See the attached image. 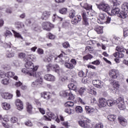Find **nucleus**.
<instances>
[{"mask_svg":"<svg viewBox=\"0 0 128 128\" xmlns=\"http://www.w3.org/2000/svg\"><path fill=\"white\" fill-rule=\"evenodd\" d=\"M68 88H70L69 90L61 91L60 92V96H69L68 98V100H74V98H76V96L72 93L74 90H76L78 88L76 87V85L74 84H70L68 85Z\"/></svg>","mask_w":128,"mask_h":128,"instance_id":"1","label":"nucleus"},{"mask_svg":"<svg viewBox=\"0 0 128 128\" xmlns=\"http://www.w3.org/2000/svg\"><path fill=\"white\" fill-rule=\"evenodd\" d=\"M25 68H26L22 69V72L23 74H27V76L28 74H32L30 72H33V70H38V66L34 67V64L30 60H28L26 62L25 64Z\"/></svg>","mask_w":128,"mask_h":128,"instance_id":"2","label":"nucleus"},{"mask_svg":"<svg viewBox=\"0 0 128 128\" xmlns=\"http://www.w3.org/2000/svg\"><path fill=\"white\" fill-rule=\"evenodd\" d=\"M110 17H106V14L104 13H100L98 14V18L97 20V22L100 24H110Z\"/></svg>","mask_w":128,"mask_h":128,"instance_id":"3","label":"nucleus"},{"mask_svg":"<svg viewBox=\"0 0 128 128\" xmlns=\"http://www.w3.org/2000/svg\"><path fill=\"white\" fill-rule=\"evenodd\" d=\"M80 6L84 8L86 10H83L82 13V19L88 18V14L90 12V10H92V5H88L87 3H85L84 6H82V3L80 4Z\"/></svg>","mask_w":128,"mask_h":128,"instance_id":"4","label":"nucleus"},{"mask_svg":"<svg viewBox=\"0 0 128 128\" xmlns=\"http://www.w3.org/2000/svg\"><path fill=\"white\" fill-rule=\"evenodd\" d=\"M48 116H43V120H56L57 122H60V118L57 116L54 115V113L50 112L48 113Z\"/></svg>","mask_w":128,"mask_h":128,"instance_id":"5","label":"nucleus"},{"mask_svg":"<svg viewBox=\"0 0 128 128\" xmlns=\"http://www.w3.org/2000/svg\"><path fill=\"white\" fill-rule=\"evenodd\" d=\"M96 6L100 10H102L104 12H108L109 10H110V8L108 4L104 2L100 3V4H96Z\"/></svg>","mask_w":128,"mask_h":128,"instance_id":"6","label":"nucleus"},{"mask_svg":"<svg viewBox=\"0 0 128 128\" xmlns=\"http://www.w3.org/2000/svg\"><path fill=\"white\" fill-rule=\"evenodd\" d=\"M42 26L43 30H44L50 32L52 28H54V26L50 22H45L42 23Z\"/></svg>","mask_w":128,"mask_h":128,"instance_id":"7","label":"nucleus"},{"mask_svg":"<svg viewBox=\"0 0 128 128\" xmlns=\"http://www.w3.org/2000/svg\"><path fill=\"white\" fill-rule=\"evenodd\" d=\"M90 120L86 118L84 120L78 121V124L80 126L84 128H90Z\"/></svg>","mask_w":128,"mask_h":128,"instance_id":"8","label":"nucleus"},{"mask_svg":"<svg viewBox=\"0 0 128 128\" xmlns=\"http://www.w3.org/2000/svg\"><path fill=\"white\" fill-rule=\"evenodd\" d=\"M66 56V53H64V52H62V53H61L60 55L58 56V57H56L54 58V60H56L58 58H61L60 62H62L65 63L68 62L70 60V58L68 57L67 56Z\"/></svg>","mask_w":128,"mask_h":128,"instance_id":"9","label":"nucleus"},{"mask_svg":"<svg viewBox=\"0 0 128 128\" xmlns=\"http://www.w3.org/2000/svg\"><path fill=\"white\" fill-rule=\"evenodd\" d=\"M98 106L100 108H104L106 106H108V100L104 98H100L98 100Z\"/></svg>","mask_w":128,"mask_h":128,"instance_id":"10","label":"nucleus"},{"mask_svg":"<svg viewBox=\"0 0 128 128\" xmlns=\"http://www.w3.org/2000/svg\"><path fill=\"white\" fill-rule=\"evenodd\" d=\"M50 68L52 70H54L55 72H57L58 74L60 72V66H58V65L54 64L52 66V64H49L48 66H47L48 70H50Z\"/></svg>","mask_w":128,"mask_h":128,"instance_id":"11","label":"nucleus"},{"mask_svg":"<svg viewBox=\"0 0 128 128\" xmlns=\"http://www.w3.org/2000/svg\"><path fill=\"white\" fill-rule=\"evenodd\" d=\"M37 70H33L31 72V74H28L29 76H33V78H38L39 80H40L41 78H42V73L40 72H36Z\"/></svg>","mask_w":128,"mask_h":128,"instance_id":"12","label":"nucleus"},{"mask_svg":"<svg viewBox=\"0 0 128 128\" xmlns=\"http://www.w3.org/2000/svg\"><path fill=\"white\" fill-rule=\"evenodd\" d=\"M94 86L98 88H102L104 86V82L102 80H93L92 82Z\"/></svg>","mask_w":128,"mask_h":128,"instance_id":"13","label":"nucleus"},{"mask_svg":"<svg viewBox=\"0 0 128 128\" xmlns=\"http://www.w3.org/2000/svg\"><path fill=\"white\" fill-rule=\"evenodd\" d=\"M44 82V80H42V78H37L36 80L32 82V86L33 88H36V86H40V84H42Z\"/></svg>","mask_w":128,"mask_h":128,"instance_id":"14","label":"nucleus"},{"mask_svg":"<svg viewBox=\"0 0 128 128\" xmlns=\"http://www.w3.org/2000/svg\"><path fill=\"white\" fill-rule=\"evenodd\" d=\"M15 104L16 106H17V109L18 110H24V104L22 103V102L20 100H16L15 102Z\"/></svg>","mask_w":128,"mask_h":128,"instance_id":"15","label":"nucleus"},{"mask_svg":"<svg viewBox=\"0 0 128 128\" xmlns=\"http://www.w3.org/2000/svg\"><path fill=\"white\" fill-rule=\"evenodd\" d=\"M109 75L112 78H116L118 76V71L116 70H110L109 72Z\"/></svg>","mask_w":128,"mask_h":128,"instance_id":"16","label":"nucleus"},{"mask_svg":"<svg viewBox=\"0 0 128 128\" xmlns=\"http://www.w3.org/2000/svg\"><path fill=\"white\" fill-rule=\"evenodd\" d=\"M41 98H44V100H50L52 96V94L50 92H42L40 94Z\"/></svg>","mask_w":128,"mask_h":128,"instance_id":"17","label":"nucleus"},{"mask_svg":"<svg viewBox=\"0 0 128 128\" xmlns=\"http://www.w3.org/2000/svg\"><path fill=\"white\" fill-rule=\"evenodd\" d=\"M50 12L48 11H44L43 12L42 14V16H41L40 18L42 20H46L50 18Z\"/></svg>","mask_w":128,"mask_h":128,"instance_id":"18","label":"nucleus"},{"mask_svg":"<svg viewBox=\"0 0 128 128\" xmlns=\"http://www.w3.org/2000/svg\"><path fill=\"white\" fill-rule=\"evenodd\" d=\"M44 78L48 82H54L56 80V77L50 74H46L44 76Z\"/></svg>","mask_w":128,"mask_h":128,"instance_id":"19","label":"nucleus"},{"mask_svg":"<svg viewBox=\"0 0 128 128\" xmlns=\"http://www.w3.org/2000/svg\"><path fill=\"white\" fill-rule=\"evenodd\" d=\"M14 72H8L6 73V78H12L14 80H18V76H14Z\"/></svg>","mask_w":128,"mask_h":128,"instance_id":"20","label":"nucleus"},{"mask_svg":"<svg viewBox=\"0 0 128 128\" xmlns=\"http://www.w3.org/2000/svg\"><path fill=\"white\" fill-rule=\"evenodd\" d=\"M110 16H116L117 14L118 16L120 14V8H114L112 10L110 13L108 12Z\"/></svg>","mask_w":128,"mask_h":128,"instance_id":"21","label":"nucleus"},{"mask_svg":"<svg viewBox=\"0 0 128 128\" xmlns=\"http://www.w3.org/2000/svg\"><path fill=\"white\" fill-rule=\"evenodd\" d=\"M118 120L120 122V124L122 126H126V124H128V122L126 121V118L122 117H118Z\"/></svg>","mask_w":128,"mask_h":128,"instance_id":"22","label":"nucleus"},{"mask_svg":"<svg viewBox=\"0 0 128 128\" xmlns=\"http://www.w3.org/2000/svg\"><path fill=\"white\" fill-rule=\"evenodd\" d=\"M118 104V100H107V106H114V104Z\"/></svg>","mask_w":128,"mask_h":128,"instance_id":"23","label":"nucleus"},{"mask_svg":"<svg viewBox=\"0 0 128 128\" xmlns=\"http://www.w3.org/2000/svg\"><path fill=\"white\" fill-rule=\"evenodd\" d=\"M26 110L28 114H32V106L30 103L27 102L26 104Z\"/></svg>","mask_w":128,"mask_h":128,"instance_id":"24","label":"nucleus"},{"mask_svg":"<svg viewBox=\"0 0 128 128\" xmlns=\"http://www.w3.org/2000/svg\"><path fill=\"white\" fill-rule=\"evenodd\" d=\"M2 98L6 100H10L11 98H12V94L10 93H4L2 94Z\"/></svg>","mask_w":128,"mask_h":128,"instance_id":"25","label":"nucleus"},{"mask_svg":"<svg viewBox=\"0 0 128 128\" xmlns=\"http://www.w3.org/2000/svg\"><path fill=\"white\" fill-rule=\"evenodd\" d=\"M94 30L98 34H102L104 33V30H102V28L100 26H96L94 28Z\"/></svg>","mask_w":128,"mask_h":128,"instance_id":"26","label":"nucleus"},{"mask_svg":"<svg viewBox=\"0 0 128 128\" xmlns=\"http://www.w3.org/2000/svg\"><path fill=\"white\" fill-rule=\"evenodd\" d=\"M85 110L87 114H92L94 112V108L90 106H86Z\"/></svg>","mask_w":128,"mask_h":128,"instance_id":"27","label":"nucleus"},{"mask_svg":"<svg viewBox=\"0 0 128 128\" xmlns=\"http://www.w3.org/2000/svg\"><path fill=\"white\" fill-rule=\"evenodd\" d=\"M121 8L123 12H128V2H125L122 5Z\"/></svg>","mask_w":128,"mask_h":128,"instance_id":"28","label":"nucleus"},{"mask_svg":"<svg viewBox=\"0 0 128 128\" xmlns=\"http://www.w3.org/2000/svg\"><path fill=\"white\" fill-rule=\"evenodd\" d=\"M118 16L121 18H128V12L122 11L118 14Z\"/></svg>","mask_w":128,"mask_h":128,"instance_id":"29","label":"nucleus"},{"mask_svg":"<svg viewBox=\"0 0 128 128\" xmlns=\"http://www.w3.org/2000/svg\"><path fill=\"white\" fill-rule=\"evenodd\" d=\"M2 107L4 110H10V104L6 102L2 103Z\"/></svg>","mask_w":128,"mask_h":128,"instance_id":"30","label":"nucleus"},{"mask_svg":"<svg viewBox=\"0 0 128 128\" xmlns=\"http://www.w3.org/2000/svg\"><path fill=\"white\" fill-rule=\"evenodd\" d=\"M86 88H81L78 91L79 92V94H80V96H86Z\"/></svg>","mask_w":128,"mask_h":128,"instance_id":"31","label":"nucleus"},{"mask_svg":"<svg viewBox=\"0 0 128 128\" xmlns=\"http://www.w3.org/2000/svg\"><path fill=\"white\" fill-rule=\"evenodd\" d=\"M6 56L7 58H14V52H12L10 50H7V53L6 54Z\"/></svg>","mask_w":128,"mask_h":128,"instance_id":"32","label":"nucleus"},{"mask_svg":"<svg viewBox=\"0 0 128 128\" xmlns=\"http://www.w3.org/2000/svg\"><path fill=\"white\" fill-rule=\"evenodd\" d=\"M85 52H90V54H92L94 52V48L90 46H87L85 48Z\"/></svg>","mask_w":128,"mask_h":128,"instance_id":"33","label":"nucleus"},{"mask_svg":"<svg viewBox=\"0 0 128 128\" xmlns=\"http://www.w3.org/2000/svg\"><path fill=\"white\" fill-rule=\"evenodd\" d=\"M64 66L66 68H68L69 70H72L74 68V66L72 64L69 62H65Z\"/></svg>","mask_w":128,"mask_h":128,"instance_id":"34","label":"nucleus"},{"mask_svg":"<svg viewBox=\"0 0 128 128\" xmlns=\"http://www.w3.org/2000/svg\"><path fill=\"white\" fill-rule=\"evenodd\" d=\"M108 118L110 122H114V120L116 118V116L114 114H110L108 116Z\"/></svg>","mask_w":128,"mask_h":128,"instance_id":"35","label":"nucleus"},{"mask_svg":"<svg viewBox=\"0 0 128 128\" xmlns=\"http://www.w3.org/2000/svg\"><path fill=\"white\" fill-rule=\"evenodd\" d=\"M75 110L76 112H77L78 114H82V112H83L82 107L80 106H76Z\"/></svg>","mask_w":128,"mask_h":128,"instance_id":"36","label":"nucleus"},{"mask_svg":"<svg viewBox=\"0 0 128 128\" xmlns=\"http://www.w3.org/2000/svg\"><path fill=\"white\" fill-rule=\"evenodd\" d=\"M12 32H14V36H16V38H21V40L24 39V38H22V35L20 34V33L16 32V31H14V30H12Z\"/></svg>","mask_w":128,"mask_h":128,"instance_id":"37","label":"nucleus"},{"mask_svg":"<svg viewBox=\"0 0 128 128\" xmlns=\"http://www.w3.org/2000/svg\"><path fill=\"white\" fill-rule=\"evenodd\" d=\"M74 105V102H72V101H68L67 102L66 104H65V106H67L68 108H72V106Z\"/></svg>","mask_w":128,"mask_h":128,"instance_id":"38","label":"nucleus"},{"mask_svg":"<svg viewBox=\"0 0 128 128\" xmlns=\"http://www.w3.org/2000/svg\"><path fill=\"white\" fill-rule=\"evenodd\" d=\"M117 52H124L125 48L122 46H117L116 48Z\"/></svg>","mask_w":128,"mask_h":128,"instance_id":"39","label":"nucleus"},{"mask_svg":"<svg viewBox=\"0 0 128 128\" xmlns=\"http://www.w3.org/2000/svg\"><path fill=\"white\" fill-rule=\"evenodd\" d=\"M118 108L120 110H126V106H124V102L122 104L119 103L118 104Z\"/></svg>","mask_w":128,"mask_h":128,"instance_id":"40","label":"nucleus"},{"mask_svg":"<svg viewBox=\"0 0 128 128\" xmlns=\"http://www.w3.org/2000/svg\"><path fill=\"white\" fill-rule=\"evenodd\" d=\"M74 16H76V11L74 10H71L69 14V18H74Z\"/></svg>","mask_w":128,"mask_h":128,"instance_id":"41","label":"nucleus"},{"mask_svg":"<svg viewBox=\"0 0 128 128\" xmlns=\"http://www.w3.org/2000/svg\"><path fill=\"white\" fill-rule=\"evenodd\" d=\"M87 90L89 94H90L96 96V90H94L93 89L89 88Z\"/></svg>","mask_w":128,"mask_h":128,"instance_id":"42","label":"nucleus"},{"mask_svg":"<svg viewBox=\"0 0 128 128\" xmlns=\"http://www.w3.org/2000/svg\"><path fill=\"white\" fill-rule=\"evenodd\" d=\"M2 68L4 70H10L12 68L8 64H4L2 66Z\"/></svg>","mask_w":128,"mask_h":128,"instance_id":"43","label":"nucleus"},{"mask_svg":"<svg viewBox=\"0 0 128 128\" xmlns=\"http://www.w3.org/2000/svg\"><path fill=\"white\" fill-rule=\"evenodd\" d=\"M114 44H120V38H116L114 39Z\"/></svg>","mask_w":128,"mask_h":128,"instance_id":"44","label":"nucleus"},{"mask_svg":"<svg viewBox=\"0 0 128 128\" xmlns=\"http://www.w3.org/2000/svg\"><path fill=\"white\" fill-rule=\"evenodd\" d=\"M12 66H15V68H18L20 66V64L18 63V60H14L11 64Z\"/></svg>","mask_w":128,"mask_h":128,"instance_id":"45","label":"nucleus"},{"mask_svg":"<svg viewBox=\"0 0 128 128\" xmlns=\"http://www.w3.org/2000/svg\"><path fill=\"white\" fill-rule=\"evenodd\" d=\"M60 14H66V12H68V8H62L59 10Z\"/></svg>","mask_w":128,"mask_h":128,"instance_id":"46","label":"nucleus"},{"mask_svg":"<svg viewBox=\"0 0 128 128\" xmlns=\"http://www.w3.org/2000/svg\"><path fill=\"white\" fill-rule=\"evenodd\" d=\"M1 82L4 86H8V78H4L2 80Z\"/></svg>","mask_w":128,"mask_h":128,"instance_id":"47","label":"nucleus"},{"mask_svg":"<svg viewBox=\"0 0 128 128\" xmlns=\"http://www.w3.org/2000/svg\"><path fill=\"white\" fill-rule=\"evenodd\" d=\"M90 22V18H85L83 19V24L84 26H88Z\"/></svg>","mask_w":128,"mask_h":128,"instance_id":"48","label":"nucleus"},{"mask_svg":"<svg viewBox=\"0 0 128 128\" xmlns=\"http://www.w3.org/2000/svg\"><path fill=\"white\" fill-rule=\"evenodd\" d=\"M52 60V56H49V57L45 58L44 59V62H50Z\"/></svg>","mask_w":128,"mask_h":128,"instance_id":"49","label":"nucleus"},{"mask_svg":"<svg viewBox=\"0 0 128 128\" xmlns=\"http://www.w3.org/2000/svg\"><path fill=\"white\" fill-rule=\"evenodd\" d=\"M26 54L24 52H19L18 54V58H26Z\"/></svg>","mask_w":128,"mask_h":128,"instance_id":"50","label":"nucleus"},{"mask_svg":"<svg viewBox=\"0 0 128 128\" xmlns=\"http://www.w3.org/2000/svg\"><path fill=\"white\" fill-rule=\"evenodd\" d=\"M66 80H68V77L63 76L60 78V82H64Z\"/></svg>","mask_w":128,"mask_h":128,"instance_id":"51","label":"nucleus"},{"mask_svg":"<svg viewBox=\"0 0 128 128\" xmlns=\"http://www.w3.org/2000/svg\"><path fill=\"white\" fill-rule=\"evenodd\" d=\"M93 56L91 54H88L83 57L84 60H92V58Z\"/></svg>","mask_w":128,"mask_h":128,"instance_id":"52","label":"nucleus"},{"mask_svg":"<svg viewBox=\"0 0 128 128\" xmlns=\"http://www.w3.org/2000/svg\"><path fill=\"white\" fill-rule=\"evenodd\" d=\"M10 121L12 124H16V122H18V118L15 116L12 117L10 118Z\"/></svg>","mask_w":128,"mask_h":128,"instance_id":"53","label":"nucleus"},{"mask_svg":"<svg viewBox=\"0 0 128 128\" xmlns=\"http://www.w3.org/2000/svg\"><path fill=\"white\" fill-rule=\"evenodd\" d=\"M17 24L19 26H17V28H24V24L20 22H17Z\"/></svg>","mask_w":128,"mask_h":128,"instance_id":"54","label":"nucleus"},{"mask_svg":"<svg viewBox=\"0 0 128 128\" xmlns=\"http://www.w3.org/2000/svg\"><path fill=\"white\" fill-rule=\"evenodd\" d=\"M34 30L37 32H40V26H38V25L36 26L35 27H34Z\"/></svg>","mask_w":128,"mask_h":128,"instance_id":"55","label":"nucleus"},{"mask_svg":"<svg viewBox=\"0 0 128 128\" xmlns=\"http://www.w3.org/2000/svg\"><path fill=\"white\" fill-rule=\"evenodd\" d=\"M124 36L126 38L128 36V28H125L124 30Z\"/></svg>","mask_w":128,"mask_h":128,"instance_id":"56","label":"nucleus"},{"mask_svg":"<svg viewBox=\"0 0 128 128\" xmlns=\"http://www.w3.org/2000/svg\"><path fill=\"white\" fill-rule=\"evenodd\" d=\"M5 36H12V34L10 31L7 30H6Z\"/></svg>","mask_w":128,"mask_h":128,"instance_id":"57","label":"nucleus"},{"mask_svg":"<svg viewBox=\"0 0 128 128\" xmlns=\"http://www.w3.org/2000/svg\"><path fill=\"white\" fill-rule=\"evenodd\" d=\"M116 100H117V102H118V104L119 102H122L124 103V96H120Z\"/></svg>","mask_w":128,"mask_h":128,"instance_id":"58","label":"nucleus"},{"mask_svg":"<svg viewBox=\"0 0 128 128\" xmlns=\"http://www.w3.org/2000/svg\"><path fill=\"white\" fill-rule=\"evenodd\" d=\"M95 128H104V125L102 123H98L95 125Z\"/></svg>","mask_w":128,"mask_h":128,"instance_id":"59","label":"nucleus"},{"mask_svg":"<svg viewBox=\"0 0 128 128\" xmlns=\"http://www.w3.org/2000/svg\"><path fill=\"white\" fill-rule=\"evenodd\" d=\"M26 126H34V124H32V122L30 121H28L25 122Z\"/></svg>","mask_w":128,"mask_h":128,"instance_id":"60","label":"nucleus"},{"mask_svg":"<svg viewBox=\"0 0 128 128\" xmlns=\"http://www.w3.org/2000/svg\"><path fill=\"white\" fill-rule=\"evenodd\" d=\"M37 52L38 54H44V50L38 48L37 50Z\"/></svg>","mask_w":128,"mask_h":128,"instance_id":"61","label":"nucleus"},{"mask_svg":"<svg viewBox=\"0 0 128 128\" xmlns=\"http://www.w3.org/2000/svg\"><path fill=\"white\" fill-rule=\"evenodd\" d=\"M72 24H78V18H74V20H72Z\"/></svg>","mask_w":128,"mask_h":128,"instance_id":"62","label":"nucleus"},{"mask_svg":"<svg viewBox=\"0 0 128 128\" xmlns=\"http://www.w3.org/2000/svg\"><path fill=\"white\" fill-rule=\"evenodd\" d=\"M62 46L65 48H69L70 46V44H68V42H65L62 44Z\"/></svg>","mask_w":128,"mask_h":128,"instance_id":"63","label":"nucleus"},{"mask_svg":"<svg viewBox=\"0 0 128 128\" xmlns=\"http://www.w3.org/2000/svg\"><path fill=\"white\" fill-rule=\"evenodd\" d=\"M78 76H80V78H82V76H84V72L82 70L78 72Z\"/></svg>","mask_w":128,"mask_h":128,"instance_id":"64","label":"nucleus"}]
</instances>
